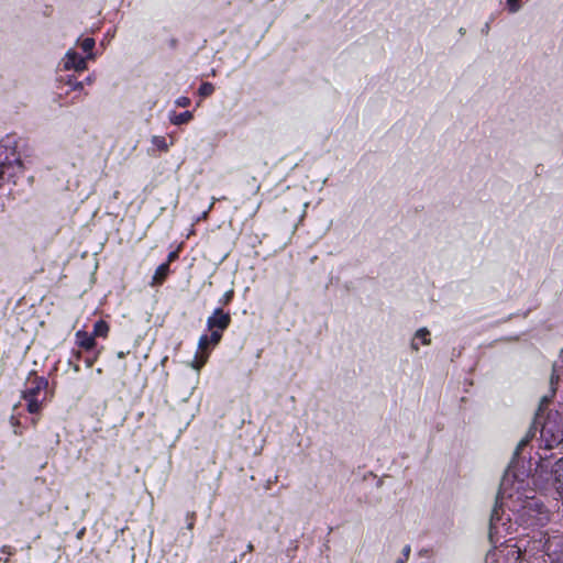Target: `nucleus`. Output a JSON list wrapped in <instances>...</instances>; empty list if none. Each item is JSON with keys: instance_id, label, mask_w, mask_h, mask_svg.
I'll use <instances>...</instances> for the list:
<instances>
[{"instance_id": "f257e3e1", "label": "nucleus", "mask_w": 563, "mask_h": 563, "mask_svg": "<svg viewBox=\"0 0 563 563\" xmlns=\"http://www.w3.org/2000/svg\"><path fill=\"white\" fill-rule=\"evenodd\" d=\"M23 170V163L10 140L0 142V187Z\"/></svg>"}, {"instance_id": "f03ea898", "label": "nucleus", "mask_w": 563, "mask_h": 563, "mask_svg": "<svg viewBox=\"0 0 563 563\" xmlns=\"http://www.w3.org/2000/svg\"><path fill=\"white\" fill-rule=\"evenodd\" d=\"M540 431L541 439L545 442V448L551 449L554 444H559L562 440L560 432L554 433L549 422H541L540 413H537L531 427L529 428L525 438L520 440L515 452L514 457H518L521 450L534 438L537 431Z\"/></svg>"}, {"instance_id": "7ed1b4c3", "label": "nucleus", "mask_w": 563, "mask_h": 563, "mask_svg": "<svg viewBox=\"0 0 563 563\" xmlns=\"http://www.w3.org/2000/svg\"><path fill=\"white\" fill-rule=\"evenodd\" d=\"M510 484V473L507 471L505 476L501 479L499 493L497 496V500L495 507L490 515L489 520V539L490 542L497 543L500 541L503 537V532L507 531V522L503 521L501 517V505H499V499H503L505 495L508 494V485Z\"/></svg>"}, {"instance_id": "20e7f679", "label": "nucleus", "mask_w": 563, "mask_h": 563, "mask_svg": "<svg viewBox=\"0 0 563 563\" xmlns=\"http://www.w3.org/2000/svg\"><path fill=\"white\" fill-rule=\"evenodd\" d=\"M48 380L42 376L29 377L27 386L23 391V398L26 401L27 411L37 413L42 409V404L46 400Z\"/></svg>"}, {"instance_id": "39448f33", "label": "nucleus", "mask_w": 563, "mask_h": 563, "mask_svg": "<svg viewBox=\"0 0 563 563\" xmlns=\"http://www.w3.org/2000/svg\"><path fill=\"white\" fill-rule=\"evenodd\" d=\"M523 516L531 519L529 525H544L549 520V514L544 505L536 498H528L522 506Z\"/></svg>"}, {"instance_id": "423d86ee", "label": "nucleus", "mask_w": 563, "mask_h": 563, "mask_svg": "<svg viewBox=\"0 0 563 563\" xmlns=\"http://www.w3.org/2000/svg\"><path fill=\"white\" fill-rule=\"evenodd\" d=\"M221 340V335L219 331H213L210 335L203 334L200 336L198 342V349L202 352L201 356L196 355V360L192 362V367L199 371L205 363L207 362L208 354H205V351L210 346L217 345Z\"/></svg>"}, {"instance_id": "0eeeda50", "label": "nucleus", "mask_w": 563, "mask_h": 563, "mask_svg": "<svg viewBox=\"0 0 563 563\" xmlns=\"http://www.w3.org/2000/svg\"><path fill=\"white\" fill-rule=\"evenodd\" d=\"M231 316L224 312L221 308H217L213 313L207 320L208 330L219 331L222 336L223 331L230 325Z\"/></svg>"}, {"instance_id": "6e6552de", "label": "nucleus", "mask_w": 563, "mask_h": 563, "mask_svg": "<svg viewBox=\"0 0 563 563\" xmlns=\"http://www.w3.org/2000/svg\"><path fill=\"white\" fill-rule=\"evenodd\" d=\"M64 68L69 70L74 69L76 71H81L87 68L86 58L80 56L76 51L69 49L64 59H63Z\"/></svg>"}, {"instance_id": "1a4fd4ad", "label": "nucleus", "mask_w": 563, "mask_h": 563, "mask_svg": "<svg viewBox=\"0 0 563 563\" xmlns=\"http://www.w3.org/2000/svg\"><path fill=\"white\" fill-rule=\"evenodd\" d=\"M552 485L560 498H563V459L555 462L551 470Z\"/></svg>"}, {"instance_id": "9d476101", "label": "nucleus", "mask_w": 563, "mask_h": 563, "mask_svg": "<svg viewBox=\"0 0 563 563\" xmlns=\"http://www.w3.org/2000/svg\"><path fill=\"white\" fill-rule=\"evenodd\" d=\"M76 336V343L78 346L86 351H91L96 346V340L92 334H89L88 332L84 330H78L75 334Z\"/></svg>"}, {"instance_id": "9b49d317", "label": "nucleus", "mask_w": 563, "mask_h": 563, "mask_svg": "<svg viewBox=\"0 0 563 563\" xmlns=\"http://www.w3.org/2000/svg\"><path fill=\"white\" fill-rule=\"evenodd\" d=\"M168 274H169V264H168V262L161 264L156 268V271H155V273H154V275L152 277L151 286L152 287H156V286L162 285L165 282V279L167 278Z\"/></svg>"}, {"instance_id": "f8f14e48", "label": "nucleus", "mask_w": 563, "mask_h": 563, "mask_svg": "<svg viewBox=\"0 0 563 563\" xmlns=\"http://www.w3.org/2000/svg\"><path fill=\"white\" fill-rule=\"evenodd\" d=\"M429 336H430V332L427 328H421V329L417 330V332L415 333V339L411 342V349L413 351L419 350V344L416 342L417 339L421 340L422 344L429 345L431 343V340Z\"/></svg>"}, {"instance_id": "ddd939ff", "label": "nucleus", "mask_w": 563, "mask_h": 563, "mask_svg": "<svg viewBox=\"0 0 563 563\" xmlns=\"http://www.w3.org/2000/svg\"><path fill=\"white\" fill-rule=\"evenodd\" d=\"M192 119L191 111H185L181 113H173L170 117V122L175 125H181L188 123Z\"/></svg>"}, {"instance_id": "4468645a", "label": "nucleus", "mask_w": 563, "mask_h": 563, "mask_svg": "<svg viewBox=\"0 0 563 563\" xmlns=\"http://www.w3.org/2000/svg\"><path fill=\"white\" fill-rule=\"evenodd\" d=\"M109 333V324L103 321V320H98L95 324H93V331H92V335L96 338V336H101V338H106Z\"/></svg>"}, {"instance_id": "2eb2a0df", "label": "nucleus", "mask_w": 563, "mask_h": 563, "mask_svg": "<svg viewBox=\"0 0 563 563\" xmlns=\"http://www.w3.org/2000/svg\"><path fill=\"white\" fill-rule=\"evenodd\" d=\"M80 46H81L84 52L88 53L87 58H93L95 57L93 53L91 52L92 48L95 47V40L92 37H86L85 40H82L81 43H80Z\"/></svg>"}, {"instance_id": "dca6fc26", "label": "nucleus", "mask_w": 563, "mask_h": 563, "mask_svg": "<svg viewBox=\"0 0 563 563\" xmlns=\"http://www.w3.org/2000/svg\"><path fill=\"white\" fill-rule=\"evenodd\" d=\"M214 86L211 82H202L198 89L201 97H209L213 93Z\"/></svg>"}, {"instance_id": "f3484780", "label": "nucleus", "mask_w": 563, "mask_h": 563, "mask_svg": "<svg viewBox=\"0 0 563 563\" xmlns=\"http://www.w3.org/2000/svg\"><path fill=\"white\" fill-rule=\"evenodd\" d=\"M152 144L156 146L158 150L166 152L168 150V144L164 136H153Z\"/></svg>"}, {"instance_id": "a211bd4d", "label": "nucleus", "mask_w": 563, "mask_h": 563, "mask_svg": "<svg viewBox=\"0 0 563 563\" xmlns=\"http://www.w3.org/2000/svg\"><path fill=\"white\" fill-rule=\"evenodd\" d=\"M65 82L73 90H82V88H84V82L76 80L73 76H68Z\"/></svg>"}, {"instance_id": "6ab92c4d", "label": "nucleus", "mask_w": 563, "mask_h": 563, "mask_svg": "<svg viewBox=\"0 0 563 563\" xmlns=\"http://www.w3.org/2000/svg\"><path fill=\"white\" fill-rule=\"evenodd\" d=\"M506 3L510 13H516L521 8L520 0H506Z\"/></svg>"}, {"instance_id": "aec40b11", "label": "nucleus", "mask_w": 563, "mask_h": 563, "mask_svg": "<svg viewBox=\"0 0 563 563\" xmlns=\"http://www.w3.org/2000/svg\"><path fill=\"white\" fill-rule=\"evenodd\" d=\"M175 103L177 107L186 108L190 104V99L188 97H179L176 99Z\"/></svg>"}, {"instance_id": "412c9836", "label": "nucleus", "mask_w": 563, "mask_h": 563, "mask_svg": "<svg viewBox=\"0 0 563 563\" xmlns=\"http://www.w3.org/2000/svg\"><path fill=\"white\" fill-rule=\"evenodd\" d=\"M232 297H233V290H229L223 295L220 302L223 305H228L232 300Z\"/></svg>"}, {"instance_id": "4be33fe9", "label": "nucleus", "mask_w": 563, "mask_h": 563, "mask_svg": "<svg viewBox=\"0 0 563 563\" xmlns=\"http://www.w3.org/2000/svg\"><path fill=\"white\" fill-rule=\"evenodd\" d=\"M187 520H188L187 528L189 530H191L194 528V525H195V512L187 514Z\"/></svg>"}, {"instance_id": "5701e85b", "label": "nucleus", "mask_w": 563, "mask_h": 563, "mask_svg": "<svg viewBox=\"0 0 563 563\" xmlns=\"http://www.w3.org/2000/svg\"><path fill=\"white\" fill-rule=\"evenodd\" d=\"M410 545H406L404 549H402V560L406 562L410 555Z\"/></svg>"}, {"instance_id": "b1692460", "label": "nucleus", "mask_w": 563, "mask_h": 563, "mask_svg": "<svg viewBox=\"0 0 563 563\" xmlns=\"http://www.w3.org/2000/svg\"><path fill=\"white\" fill-rule=\"evenodd\" d=\"M97 357H98V353L93 357H87L85 360L86 366L91 367L93 365L95 361L97 360Z\"/></svg>"}, {"instance_id": "393cba45", "label": "nucleus", "mask_w": 563, "mask_h": 563, "mask_svg": "<svg viewBox=\"0 0 563 563\" xmlns=\"http://www.w3.org/2000/svg\"><path fill=\"white\" fill-rule=\"evenodd\" d=\"M11 422H12V424L15 427V429H14V434H20L19 430L16 429V426L19 424V421H18V420H15V418H14V417H12V418H11Z\"/></svg>"}, {"instance_id": "a878e982", "label": "nucleus", "mask_w": 563, "mask_h": 563, "mask_svg": "<svg viewBox=\"0 0 563 563\" xmlns=\"http://www.w3.org/2000/svg\"><path fill=\"white\" fill-rule=\"evenodd\" d=\"M176 256H177V254L175 252L169 253L167 262L169 263V262L174 261L176 258Z\"/></svg>"}, {"instance_id": "bb28decb", "label": "nucleus", "mask_w": 563, "mask_h": 563, "mask_svg": "<svg viewBox=\"0 0 563 563\" xmlns=\"http://www.w3.org/2000/svg\"><path fill=\"white\" fill-rule=\"evenodd\" d=\"M482 32L484 34H488V32H489V24L488 23L483 27Z\"/></svg>"}, {"instance_id": "cd10ccee", "label": "nucleus", "mask_w": 563, "mask_h": 563, "mask_svg": "<svg viewBox=\"0 0 563 563\" xmlns=\"http://www.w3.org/2000/svg\"><path fill=\"white\" fill-rule=\"evenodd\" d=\"M459 33H460V35L463 36L465 34V29L464 27H460Z\"/></svg>"}, {"instance_id": "c85d7f7f", "label": "nucleus", "mask_w": 563, "mask_h": 563, "mask_svg": "<svg viewBox=\"0 0 563 563\" xmlns=\"http://www.w3.org/2000/svg\"><path fill=\"white\" fill-rule=\"evenodd\" d=\"M75 357H76V361H79V360H80V357H81V353H80V352H77V353L75 354Z\"/></svg>"}, {"instance_id": "c756f323", "label": "nucleus", "mask_w": 563, "mask_h": 563, "mask_svg": "<svg viewBox=\"0 0 563 563\" xmlns=\"http://www.w3.org/2000/svg\"><path fill=\"white\" fill-rule=\"evenodd\" d=\"M253 549H254V548H253V544H252V543H249V544H247V551H249V552H251V551H253Z\"/></svg>"}, {"instance_id": "7c9ffc66", "label": "nucleus", "mask_w": 563, "mask_h": 563, "mask_svg": "<svg viewBox=\"0 0 563 563\" xmlns=\"http://www.w3.org/2000/svg\"><path fill=\"white\" fill-rule=\"evenodd\" d=\"M86 82H87V84H91V82H92V78H91L90 76H88V77L86 78Z\"/></svg>"}, {"instance_id": "2f4dec72", "label": "nucleus", "mask_w": 563, "mask_h": 563, "mask_svg": "<svg viewBox=\"0 0 563 563\" xmlns=\"http://www.w3.org/2000/svg\"><path fill=\"white\" fill-rule=\"evenodd\" d=\"M124 355H125V354H124V352H119V353H118V357H119V358H123V357H124Z\"/></svg>"}, {"instance_id": "473e14b6", "label": "nucleus", "mask_w": 563, "mask_h": 563, "mask_svg": "<svg viewBox=\"0 0 563 563\" xmlns=\"http://www.w3.org/2000/svg\"><path fill=\"white\" fill-rule=\"evenodd\" d=\"M396 563H406L402 559H398Z\"/></svg>"}, {"instance_id": "72a5a7b5", "label": "nucleus", "mask_w": 563, "mask_h": 563, "mask_svg": "<svg viewBox=\"0 0 563 563\" xmlns=\"http://www.w3.org/2000/svg\"><path fill=\"white\" fill-rule=\"evenodd\" d=\"M74 369H75L76 372H78V371H79V366L76 364V365L74 366Z\"/></svg>"}, {"instance_id": "f704fd0d", "label": "nucleus", "mask_w": 563, "mask_h": 563, "mask_svg": "<svg viewBox=\"0 0 563 563\" xmlns=\"http://www.w3.org/2000/svg\"><path fill=\"white\" fill-rule=\"evenodd\" d=\"M539 467L542 470L543 467H545V465L542 463V464H540Z\"/></svg>"}]
</instances>
